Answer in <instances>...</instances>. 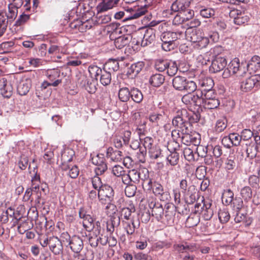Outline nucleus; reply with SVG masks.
<instances>
[{"label":"nucleus","mask_w":260,"mask_h":260,"mask_svg":"<svg viewBox=\"0 0 260 260\" xmlns=\"http://www.w3.org/2000/svg\"><path fill=\"white\" fill-rule=\"evenodd\" d=\"M114 196V191L112 187L105 184L98 192V197L100 202L102 204H107L106 209H111L112 213H115L116 211L115 205L111 203L113 200Z\"/></svg>","instance_id":"f257e3e1"},{"label":"nucleus","mask_w":260,"mask_h":260,"mask_svg":"<svg viewBox=\"0 0 260 260\" xmlns=\"http://www.w3.org/2000/svg\"><path fill=\"white\" fill-rule=\"evenodd\" d=\"M174 88L179 91L192 92L197 89L196 83L193 81L187 80L184 77L176 76L173 79Z\"/></svg>","instance_id":"f03ea898"},{"label":"nucleus","mask_w":260,"mask_h":260,"mask_svg":"<svg viewBox=\"0 0 260 260\" xmlns=\"http://www.w3.org/2000/svg\"><path fill=\"white\" fill-rule=\"evenodd\" d=\"M180 34L172 31H165L160 35V40L162 41V49L166 51H169L174 49L175 42L178 39Z\"/></svg>","instance_id":"7ed1b4c3"},{"label":"nucleus","mask_w":260,"mask_h":260,"mask_svg":"<svg viewBox=\"0 0 260 260\" xmlns=\"http://www.w3.org/2000/svg\"><path fill=\"white\" fill-rule=\"evenodd\" d=\"M148 186V190H152L154 194L158 197L161 201H168L170 198V193L165 191L161 184L157 182H153L150 179L146 180Z\"/></svg>","instance_id":"20e7f679"},{"label":"nucleus","mask_w":260,"mask_h":260,"mask_svg":"<svg viewBox=\"0 0 260 260\" xmlns=\"http://www.w3.org/2000/svg\"><path fill=\"white\" fill-rule=\"evenodd\" d=\"M202 96V92L200 90H197L196 93L188 92L182 98V102L187 105L200 106L203 103V100L201 99Z\"/></svg>","instance_id":"39448f33"},{"label":"nucleus","mask_w":260,"mask_h":260,"mask_svg":"<svg viewBox=\"0 0 260 260\" xmlns=\"http://www.w3.org/2000/svg\"><path fill=\"white\" fill-rule=\"evenodd\" d=\"M146 12L145 8L138 9L136 10H132L131 13L127 11L126 13L120 11L115 14L114 17L116 19H120L124 17V21L137 19L144 15Z\"/></svg>","instance_id":"423d86ee"},{"label":"nucleus","mask_w":260,"mask_h":260,"mask_svg":"<svg viewBox=\"0 0 260 260\" xmlns=\"http://www.w3.org/2000/svg\"><path fill=\"white\" fill-rule=\"evenodd\" d=\"M148 203L149 207L151 209L152 216L154 217L157 221L164 222V210L162 206L158 202L156 203L153 198L151 199V201L149 200Z\"/></svg>","instance_id":"0eeeda50"},{"label":"nucleus","mask_w":260,"mask_h":260,"mask_svg":"<svg viewBox=\"0 0 260 260\" xmlns=\"http://www.w3.org/2000/svg\"><path fill=\"white\" fill-rule=\"evenodd\" d=\"M227 65V60L224 57L216 56L212 59L209 67L211 73H216L223 70Z\"/></svg>","instance_id":"6e6552de"},{"label":"nucleus","mask_w":260,"mask_h":260,"mask_svg":"<svg viewBox=\"0 0 260 260\" xmlns=\"http://www.w3.org/2000/svg\"><path fill=\"white\" fill-rule=\"evenodd\" d=\"M79 215L83 219V225L87 231L90 232L94 228L93 218L84 208L80 209Z\"/></svg>","instance_id":"1a4fd4ad"},{"label":"nucleus","mask_w":260,"mask_h":260,"mask_svg":"<svg viewBox=\"0 0 260 260\" xmlns=\"http://www.w3.org/2000/svg\"><path fill=\"white\" fill-rule=\"evenodd\" d=\"M260 81V76L254 75L247 77L241 83V89L244 92L252 90Z\"/></svg>","instance_id":"9d476101"},{"label":"nucleus","mask_w":260,"mask_h":260,"mask_svg":"<svg viewBox=\"0 0 260 260\" xmlns=\"http://www.w3.org/2000/svg\"><path fill=\"white\" fill-rule=\"evenodd\" d=\"M49 247L54 255H59L63 251V246L61 240L55 236L49 237Z\"/></svg>","instance_id":"9b49d317"},{"label":"nucleus","mask_w":260,"mask_h":260,"mask_svg":"<svg viewBox=\"0 0 260 260\" xmlns=\"http://www.w3.org/2000/svg\"><path fill=\"white\" fill-rule=\"evenodd\" d=\"M167 117L164 111L154 112L150 114L149 120L154 125L160 126L165 124Z\"/></svg>","instance_id":"f8f14e48"},{"label":"nucleus","mask_w":260,"mask_h":260,"mask_svg":"<svg viewBox=\"0 0 260 260\" xmlns=\"http://www.w3.org/2000/svg\"><path fill=\"white\" fill-rule=\"evenodd\" d=\"M201 201L203 205V207H201L202 210L201 213L205 220H209L213 215V210L211 208L212 203L209 200H205L203 197H202Z\"/></svg>","instance_id":"ddd939ff"},{"label":"nucleus","mask_w":260,"mask_h":260,"mask_svg":"<svg viewBox=\"0 0 260 260\" xmlns=\"http://www.w3.org/2000/svg\"><path fill=\"white\" fill-rule=\"evenodd\" d=\"M142 172L143 173H145V172L147 173V176L146 174L144 175V178L141 176V173L137 170L133 169L129 171L128 174L133 183L136 184L139 183L140 179L143 180L144 183L147 182L146 180H148L149 177L148 171L147 169H144L142 170Z\"/></svg>","instance_id":"4468645a"},{"label":"nucleus","mask_w":260,"mask_h":260,"mask_svg":"<svg viewBox=\"0 0 260 260\" xmlns=\"http://www.w3.org/2000/svg\"><path fill=\"white\" fill-rule=\"evenodd\" d=\"M70 249L75 253L78 254L83 248V242L82 239L77 236L71 237L69 243Z\"/></svg>","instance_id":"2eb2a0df"},{"label":"nucleus","mask_w":260,"mask_h":260,"mask_svg":"<svg viewBox=\"0 0 260 260\" xmlns=\"http://www.w3.org/2000/svg\"><path fill=\"white\" fill-rule=\"evenodd\" d=\"M155 39V30L151 28L147 29L143 35V39L141 40V46H146L152 43Z\"/></svg>","instance_id":"dca6fc26"},{"label":"nucleus","mask_w":260,"mask_h":260,"mask_svg":"<svg viewBox=\"0 0 260 260\" xmlns=\"http://www.w3.org/2000/svg\"><path fill=\"white\" fill-rule=\"evenodd\" d=\"M228 68L233 74L238 73V76H243L244 75L247 74L244 68H243V70H242V67L240 65L239 60L237 58H235L231 61Z\"/></svg>","instance_id":"f3484780"},{"label":"nucleus","mask_w":260,"mask_h":260,"mask_svg":"<svg viewBox=\"0 0 260 260\" xmlns=\"http://www.w3.org/2000/svg\"><path fill=\"white\" fill-rule=\"evenodd\" d=\"M72 28L77 29L80 32H84L92 27V24L89 21L82 22L79 20L72 22L70 24Z\"/></svg>","instance_id":"a211bd4d"},{"label":"nucleus","mask_w":260,"mask_h":260,"mask_svg":"<svg viewBox=\"0 0 260 260\" xmlns=\"http://www.w3.org/2000/svg\"><path fill=\"white\" fill-rule=\"evenodd\" d=\"M188 6L189 2L187 0H176L172 4L171 10L174 12H183L185 13Z\"/></svg>","instance_id":"6ab92c4d"},{"label":"nucleus","mask_w":260,"mask_h":260,"mask_svg":"<svg viewBox=\"0 0 260 260\" xmlns=\"http://www.w3.org/2000/svg\"><path fill=\"white\" fill-rule=\"evenodd\" d=\"M118 0H104L97 7L99 13L107 11L113 8L118 3Z\"/></svg>","instance_id":"aec40b11"},{"label":"nucleus","mask_w":260,"mask_h":260,"mask_svg":"<svg viewBox=\"0 0 260 260\" xmlns=\"http://www.w3.org/2000/svg\"><path fill=\"white\" fill-rule=\"evenodd\" d=\"M31 81L29 79L22 80L17 86V91L21 95H25L29 91Z\"/></svg>","instance_id":"412c9836"},{"label":"nucleus","mask_w":260,"mask_h":260,"mask_svg":"<svg viewBox=\"0 0 260 260\" xmlns=\"http://www.w3.org/2000/svg\"><path fill=\"white\" fill-rule=\"evenodd\" d=\"M247 70L251 72H255L260 69V57L253 56L247 64Z\"/></svg>","instance_id":"4be33fe9"},{"label":"nucleus","mask_w":260,"mask_h":260,"mask_svg":"<svg viewBox=\"0 0 260 260\" xmlns=\"http://www.w3.org/2000/svg\"><path fill=\"white\" fill-rule=\"evenodd\" d=\"M132 40V36L129 35H123L115 39L114 45L118 49H121L125 46L129 44Z\"/></svg>","instance_id":"5701e85b"},{"label":"nucleus","mask_w":260,"mask_h":260,"mask_svg":"<svg viewBox=\"0 0 260 260\" xmlns=\"http://www.w3.org/2000/svg\"><path fill=\"white\" fill-rule=\"evenodd\" d=\"M246 155L247 157L250 158H253L255 157L257 154V152L259 149V143H251L248 145L246 144Z\"/></svg>","instance_id":"b1692460"},{"label":"nucleus","mask_w":260,"mask_h":260,"mask_svg":"<svg viewBox=\"0 0 260 260\" xmlns=\"http://www.w3.org/2000/svg\"><path fill=\"white\" fill-rule=\"evenodd\" d=\"M107 156L112 161L117 162L122 160V153L119 150L113 151L111 147H109L107 150Z\"/></svg>","instance_id":"393cba45"},{"label":"nucleus","mask_w":260,"mask_h":260,"mask_svg":"<svg viewBox=\"0 0 260 260\" xmlns=\"http://www.w3.org/2000/svg\"><path fill=\"white\" fill-rule=\"evenodd\" d=\"M7 13L3 11L0 10V37L2 36L6 31L9 19H7Z\"/></svg>","instance_id":"a878e982"},{"label":"nucleus","mask_w":260,"mask_h":260,"mask_svg":"<svg viewBox=\"0 0 260 260\" xmlns=\"http://www.w3.org/2000/svg\"><path fill=\"white\" fill-rule=\"evenodd\" d=\"M187 117V112L185 109H182L177 112V114L172 120V124L175 127L178 126Z\"/></svg>","instance_id":"bb28decb"},{"label":"nucleus","mask_w":260,"mask_h":260,"mask_svg":"<svg viewBox=\"0 0 260 260\" xmlns=\"http://www.w3.org/2000/svg\"><path fill=\"white\" fill-rule=\"evenodd\" d=\"M234 220L236 223L243 222L245 226L249 225L252 222V220L250 217H247L246 214L242 213L240 211H237Z\"/></svg>","instance_id":"cd10ccee"},{"label":"nucleus","mask_w":260,"mask_h":260,"mask_svg":"<svg viewBox=\"0 0 260 260\" xmlns=\"http://www.w3.org/2000/svg\"><path fill=\"white\" fill-rule=\"evenodd\" d=\"M165 77L160 74L153 75L150 78V84L154 87H159L165 81Z\"/></svg>","instance_id":"c85d7f7f"},{"label":"nucleus","mask_w":260,"mask_h":260,"mask_svg":"<svg viewBox=\"0 0 260 260\" xmlns=\"http://www.w3.org/2000/svg\"><path fill=\"white\" fill-rule=\"evenodd\" d=\"M131 95V90H129L127 87L120 88L118 91V98L122 102H127Z\"/></svg>","instance_id":"c756f323"},{"label":"nucleus","mask_w":260,"mask_h":260,"mask_svg":"<svg viewBox=\"0 0 260 260\" xmlns=\"http://www.w3.org/2000/svg\"><path fill=\"white\" fill-rule=\"evenodd\" d=\"M143 67L144 63L143 62H138L132 64L128 69L127 73L132 76L135 77L140 72Z\"/></svg>","instance_id":"7c9ffc66"},{"label":"nucleus","mask_w":260,"mask_h":260,"mask_svg":"<svg viewBox=\"0 0 260 260\" xmlns=\"http://www.w3.org/2000/svg\"><path fill=\"white\" fill-rule=\"evenodd\" d=\"M187 195L188 197L186 199V202L189 204H193L199 198V193L195 189L194 186L188 188Z\"/></svg>","instance_id":"2f4dec72"},{"label":"nucleus","mask_w":260,"mask_h":260,"mask_svg":"<svg viewBox=\"0 0 260 260\" xmlns=\"http://www.w3.org/2000/svg\"><path fill=\"white\" fill-rule=\"evenodd\" d=\"M135 212V208L134 205L130 204L128 207L123 208L121 211V217L126 220H132L131 219L132 213Z\"/></svg>","instance_id":"473e14b6"},{"label":"nucleus","mask_w":260,"mask_h":260,"mask_svg":"<svg viewBox=\"0 0 260 260\" xmlns=\"http://www.w3.org/2000/svg\"><path fill=\"white\" fill-rule=\"evenodd\" d=\"M95 166L94 172L98 175H102L107 171L108 167L106 162L105 158H102V160H101L100 162H98V164Z\"/></svg>","instance_id":"72a5a7b5"},{"label":"nucleus","mask_w":260,"mask_h":260,"mask_svg":"<svg viewBox=\"0 0 260 260\" xmlns=\"http://www.w3.org/2000/svg\"><path fill=\"white\" fill-rule=\"evenodd\" d=\"M100 78L101 83L104 86H107L111 83V75L110 71H107L104 70L100 74Z\"/></svg>","instance_id":"f704fd0d"},{"label":"nucleus","mask_w":260,"mask_h":260,"mask_svg":"<svg viewBox=\"0 0 260 260\" xmlns=\"http://www.w3.org/2000/svg\"><path fill=\"white\" fill-rule=\"evenodd\" d=\"M18 9L14 5H13V4L8 5V13H7L6 17L10 21H13L17 17Z\"/></svg>","instance_id":"c9c22d12"},{"label":"nucleus","mask_w":260,"mask_h":260,"mask_svg":"<svg viewBox=\"0 0 260 260\" xmlns=\"http://www.w3.org/2000/svg\"><path fill=\"white\" fill-rule=\"evenodd\" d=\"M131 98L135 103H140L143 99V95L140 90L133 88L131 89Z\"/></svg>","instance_id":"e433bc0d"},{"label":"nucleus","mask_w":260,"mask_h":260,"mask_svg":"<svg viewBox=\"0 0 260 260\" xmlns=\"http://www.w3.org/2000/svg\"><path fill=\"white\" fill-rule=\"evenodd\" d=\"M230 214L229 211L225 208L220 209L218 212V218L222 223H225L230 219Z\"/></svg>","instance_id":"4c0bfd02"},{"label":"nucleus","mask_w":260,"mask_h":260,"mask_svg":"<svg viewBox=\"0 0 260 260\" xmlns=\"http://www.w3.org/2000/svg\"><path fill=\"white\" fill-rule=\"evenodd\" d=\"M102 70L96 66H90L88 68V71L91 78L98 80Z\"/></svg>","instance_id":"58836bf2"},{"label":"nucleus","mask_w":260,"mask_h":260,"mask_svg":"<svg viewBox=\"0 0 260 260\" xmlns=\"http://www.w3.org/2000/svg\"><path fill=\"white\" fill-rule=\"evenodd\" d=\"M99 176L100 175H98L95 174V175L91 178L92 186L93 189L97 190L98 192L104 185L102 182L101 178L99 177Z\"/></svg>","instance_id":"ea45409f"},{"label":"nucleus","mask_w":260,"mask_h":260,"mask_svg":"<svg viewBox=\"0 0 260 260\" xmlns=\"http://www.w3.org/2000/svg\"><path fill=\"white\" fill-rule=\"evenodd\" d=\"M249 20V17L247 13L244 11H241L238 17L235 20V24L242 25L247 23Z\"/></svg>","instance_id":"a19ab883"},{"label":"nucleus","mask_w":260,"mask_h":260,"mask_svg":"<svg viewBox=\"0 0 260 260\" xmlns=\"http://www.w3.org/2000/svg\"><path fill=\"white\" fill-rule=\"evenodd\" d=\"M169 61L167 60L158 59L155 61V68L159 72L166 70L169 66Z\"/></svg>","instance_id":"79ce46f5"},{"label":"nucleus","mask_w":260,"mask_h":260,"mask_svg":"<svg viewBox=\"0 0 260 260\" xmlns=\"http://www.w3.org/2000/svg\"><path fill=\"white\" fill-rule=\"evenodd\" d=\"M203 104L204 105L206 108L213 109L217 108L219 106L220 102L218 99L213 98V99L205 101Z\"/></svg>","instance_id":"37998d69"},{"label":"nucleus","mask_w":260,"mask_h":260,"mask_svg":"<svg viewBox=\"0 0 260 260\" xmlns=\"http://www.w3.org/2000/svg\"><path fill=\"white\" fill-rule=\"evenodd\" d=\"M234 193L231 189L225 190L222 197V201L224 202L226 205L232 204L234 200Z\"/></svg>","instance_id":"c03bdc74"},{"label":"nucleus","mask_w":260,"mask_h":260,"mask_svg":"<svg viewBox=\"0 0 260 260\" xmlns=\"http://www.w3.org/2000/svg\"><path fill=\"white\" fill-rule=\"evenodd\" d=\"M203 36L202 32L200 30H192L189 35V40L191 42L196 45L200 40L201 39Z\"/></svg>","instance_id":"a18cd8bd"},{"label":"nucleus","mask_w":260,"mask_h":260,"mask_svg":"<svg viewBox=\"0 0 260 260\" xmlns=\"http://www.w3.org/2000/svg\"><path fill=\"white\" fill-rule=\"evenodd\" d=\"M124 229L126 234L128 235H133L135 231L136 226L134 224V220H131L130 221H125L123 222Z\"/></svg>","instance_id":"49530a36"},{"label":"nucleus","mask_w":260,"mask_h":260,"mask_svg":"<svg viewBox=\"0 0 260 260\" xmlns=\"http://www.w3.org/2000/svg\"><path fill=\"white\" fill-rule=\"evenodd\" d=\"M179 158V155L176 151L171 152L170 154L168 156V157L167 158V161L171 166L176 165L178 162Z\"/></svg>","instance_id":"de8ad7c7"},{"label":"nucleus","mask_w":260,"mask_h":260,"mask_svg":"<svg viewBox=\"0 0 260 260\" xmlns=\"http://www.w3.org/2000/svg\"><path fill=\"white\" fill-rule=\"evenodd\" d=\"M240 194L245 201H248L252 198V190L250 187L245 186L241 189Z\"/></svg>","instance_id":"09e8293b"},{"label":"nucleus","mask_w":260,"mask_h":260,"mask_svg":"<svg viewBox=\"0 0 260 260\" xmlns=\"http://www.w3.org/2000/svg\"><path fill=\"white\" fill-rule=\"evenodd\" d=\"M199 84L202 87L203 90H209L212 89L214 85L213 80L210 78H206L200 81Z\"/></svg>","instance_id":"8fccbe9b"},{"label":"nucleus","mask_w":260,"mask_h":260,"mask_svg":"<svg viewBox=\"0 0 260 260\" xmlns=\"http://www.w3.org/2000/svg\"><path fill=\"white\" fill-rule=\"evenodd\" d=\"M202 93V96L201 99L203 100V103L205 101H208L210 99L215 98V94L212 89L209 90H200Z\"/></svg>","instance_id":"3c124183"},{"label":"nucleus","mask_w":260,"mask_h":260,"mask_svg":"<svg viewBox=\"0 0 260 260\" xmlns=\"http://www.w3.org/2000/svg\"><path fill=\"white\" fill-rule=\"evenodd\" d=\"M200 15L205 18H211L215 15V11L210 8H202L200 11Z\"/></svg>","instance_id":"603ef678"},{"label":"nucleus","mask_w":260,"mask_h":260,"mask_svg":"<svg viewBox=\"0 0 260 260\" xmlns=\"http://www.w3.org/2000/svg\"><path fill=\"white\" fill-rule=\"evenodd\" d=\"M105 68L109 71H117L119 69V63L116 60H111L108 61L105 65Z\"/></svg>","instance_id":"864d4df0"},{"label":"nucleus","mask_w":260,"mask_h":260,"mask_svg":"<svg viewBox=\"0 0 260 260\" xmlns=\"http://www.w3.org/2000/svg\"><path fill=\"white\" fill-rule=\"evenodd\" d=\"M148 154L151 159H155L160 155V149L157 146H154L148 150Z\"/></svg>","instance_id":"5fc2aeb1"},{"label":"nucleus","mask_w":260,"mask_h":260,"mask_svg":"<svg viewBox=\"0 0 260 260\" xmlns=\"http://www.w3.org/2000/svg\"><path fill=\"white\" fill-rule=\"evenodd\" d=\"M189 130L186 133H182L180 141L186 146L189 145L193 139V136L189 134Z\"/></svg>","instance_id":"6e6d98bb"},{"label":"nucleus","mask_w":260,"mask_h":260,"mask_svg":"<svg viewBox=\"0 0 260 260\" xmlns=\"http://www.w3.org/2000/svg\"><path fill=\"white\" fill-rule=\"evenodd\" d=\"M136 190L137 187L134 183L126 185L125 188V195L129 198L133 197L135 196Z\"/></svg>","instance_id":"4d7b16f0"},{"label":"nucleus","mask_w":260,"mask_h":260,"mask_svg":"<svg viewBox=\"0 0 260 260\" xmlns=\"http://www.w3.org/2000/svg\"><path fill=\"white\" fill-rule=\"evenodd\" d=\"M167 70V74L170 76L175 75L178 70L177 64L174 62H169V66L166 69Z\"/></svg>","instance_id":"13d9d810"},{"label":"nucleus","mask_w":260,"mask_h":260,"mask_svg":"<svg viewBox=\"0 0 260 260\" xmlns=\"http://www.w3.org/2000/svg\"><path fill=\"white\" fill-rule=\"evenodd\" d=\"M63 169L65 171L69 170L68 175L72 178H76L79 175V170L76 166H73L71 168L64 167Z\"/></svg>","instance_id":"bf43d9fd"},{"label":"nucleus","mask_w":260,"mask_h":260,"mask_svg":"<svg viewBox=\"0 0 260 260\" xmlns=\"http://www.w3.org/2000/svg\"><path fill=\"white\" fill-rule=\"evenodd\" d=\"M229 136L233 146H238L242 140L241 137L237 133L230 134Z\"/></svg>","instance_id":"052dcab7"},{"label":"nucleus","mask_w":260,"mask_h":260,"mask_svg":"<svg viewBox=\"0 0 260 260\" xmlns=\"http://www.w3.org/2000/svg\"><path fill=\"white\" fill-rule=\"evenodd\" d=\"M227 126L226 123L224 119H219L216 121L215 129L216 132H222Z\"/></svg>","instance_id":"680f3d73"},{"label":"nucleus","mask_w":260,"mask_h":260,"mask_svg":"<svg viewBox=\"0 0 260 260\" xmlns=\"http://www.w3.org/2000/svg\"><path fill=\"white\" fill-rule=\"evenodd\" d=\"M209 42L210 40L209 38L204 37L203 35L198 43L196 45H194V46L199 49L204 48L207 47Z\"/></svg>","instance_id":"e2e57ef3"},{"label":"nucleus","mask_w":260,"mask_h":260,"mask_svg":"<svg viewBox=\"0 0 260 260\" xmlns=\"http://www.w3.org/2000/svg\"><path fill=\"white\" fill-rule=\"evenodd\" d=\"M188 118L187 117L186 119H185L181 123H179L178 126L176 127L180 129V132L186 133L188 130H189L188 128L189 123L188 122Z\"/></svg>","instance_id":"0e129e2a"},{"label":"nucleus","mask_w":260,"mask_h":260,"mask_svg":"<svg viewBox=\"0 0 260 260\" xmlns=\"http://www.w3.org/2000/svg\"><path fill=\"white\" fill-rule=\"evenodd\" d=\"M111 20V15H101L97 18V22L98 24H106Z\"/></svg>","instance_id":"69168bd1"},{"label":"nucleus","mask_w":260,"mask_h":260,"mask_svg":"<svg viewBox=\"0 0 260 260\" xmlns=\"http://www.w3.org/2000/svg\"><path fill=\"white\" fill-rule=\"evenodd\" d=\"M183 154L185 158L188 161L194 160V154L193 151L189 148L186 147L184 149Z\"/></svg>","instance_id":"338daca9"},{"label":"nucleus","mask_w":260,"mask_h":260,"mask_svg":"<svg viewBox=\"0 0 260 260\" xmlns=\"http://www.w3.org/2000/svg\"><path fill=\"white\" fill-rule=\"evenodd\" d=\"M232 204L233 205V207L236 209L237 211H240L243 207V202L240 198H236L234 199Z\"/></svg>","instance_id":"774afa93"}]
</instances>
